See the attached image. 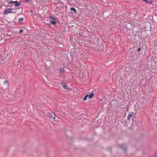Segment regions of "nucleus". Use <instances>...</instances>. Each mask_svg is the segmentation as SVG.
I'll return each mask as SVG.
<instances>
[{
  "label": "nucleus",
  "instance_id": "obj_1",
  "mask_svg": "<svg viewBox=\"0 0 157 157\" xmlns=\"http://www.w3.org/2000/svg\"><path fill=\"white\" fill-rule=\"evenodd\" d=\"M8 3L10 4L14 3H15V5L16 6H18L21 5L20 3L18 2L17 1H15L14 2L10 1Z\"/></svg>",
  "mask_w": 157,
  "mask_h": 157
},
{
  "label": "nucleus",
  "instance_id": "obj_2",
  "mask_svg": "<svg viewBox=\"0 0 157 157\" xmlns=\"http://www.w3.org/2000/svg\"><path fill=\"white\" fill-rule=\"evenodd\" d=\"M12 9L11 8H7L5 10V13L7 14L10 13H11L12 11Z\"/></svg>",
  "mask_w": 157,
  "mask_h": 157
},
{
  "label": "nucleus",
  "instance_id": "obj_3",
  "mask_svg": "<svg viewBox=\"0 0 157 157\" xmlns=\"http://www.w3.org/2000/svg\"><path fill=\"white\" fill-rule=\"evenodd\" d=\"M49 116L51 117V118H53V120L55 119V115L53 113H49Z\"/></svg>",
  "mask_w": 157,
  "mask_h": 157
},
{
  "label": "nucleus",
  "instance_id": "obj_4",
  "mask_svg": "<svg viewBox=\"0 0 157 157\" xmlns=\"http://www.w3.org/2000/svg\"><path fill=\"white\" fill-rule=\"evenodd\" d=\"M133 113L132 112H131L130 113L128 116L127 119L128 120H129L131 118L132 115H133Z\"/></svg>",
  "mask_w": 157,
  "mask_h": 157
},
{
  "label": "nucleus",
  "instance_id": "obj_5",
  "mask_svg": "<svg viewBox=\"0 0 157 157\" xmlns=\"http://www.w3.org/2000/svg\"><path fill=\"white\" fill-rule=\"evenodd\" d=\"M94 94V92H91L90 95H87L88 96L87 97H88L89 99H90L93 97Z\"/></svg>",
  "mask_w": 157,
  "mask_h": 157
},
{
  "label": "nucleus",
  "instance_id": "obj_6",
  "mask_svg": "<svg viewBox=\"0 0 157 157\" xmlns=\"http://www.w3.org/2000/svg\"><path fill=\"white\" fill-rule=\"evenodd\" d=\"M62 86L63 88L65 89H68V87H67V86L66 85V84L61 83Z\"/></svg>",
  "mask_w": 157,
  "mask_h": 157
},
{
  "label": "nucleus",
  "instance_id": "obj_7",
  "mask_svg": "<svg viewBox=\"0 0 157 157\" xmlns=\"http://www.w3.org/2000/svg\"><path fill=\"white\" fill-rule=\"evenodd\" d=\"M4 85L5 86H6V87L8 86V82L6 80L4 82Z\"/></svg>",
  "mask_w": 157,
  "mask_h": 157
},
{
  "label": "nucleus",
  "instance_id": "obj_8",
  "mask_svg": "<svg viewBox=\"0 0 157 157\" xmlns=\"http://www.w3.org/2000/svg\"><path fill=\"white\" fill-rule=\"evenodd\" d=\"M50 22H51V23L53 25H55V24H56V22L55 20H51L50 21Z\"/></svg>",
  "mask_w": 157,
  "mask_h": 157
},
{
  "label": "nucleus",
  "instance_id": "obj_9",
  "mask_svg": "<svg viewBox=\"0 0 157 157\" xmlns=\"http://www.w3.org/2000/svg\"><path fill=\"white\" fill-rule=\"evenodd\" d=\"M143 1L145 2H146L150 3H151L152 1L151 0H143Z\"/></svg>",
  "mask_w": 157,
  "mask_h": 157
},
{
  "label": "nucleus",
  "instance_id": "obj_10",
  "mask_svg": "<svg viewBox=\"0 0 157 157\" xmlns=\"http://www.w3.org/2000/svg\"><path fill=\"white\" fill-rule=\"evenodd\" d=\"M23 19H24V18H20L19 19V22H20V23H21V22L23 20Z\"/></svg>",
  "mask_w": 157,
  "mask_h": 157
},
{
  "label": "nucleus",
  "instance_id": "obj_11",
  "mask_svg": "<svg viewBox=\"0 0 157 157\" xmlns=\"http://www.w3.org/2000/svg\"><path fill=\"white\" fill-rule=\"evenodd\" d=\"M71 10L72 11H74V12H76V10L73 7H71Z\"/></svg>",
  "mask_w": 157,
  "mask_h": 157
},
{
  "label": "nucleus",
  "instance_id": "obj_12",
  "mask_svg": "<svg viewBox=\"0 0 157 157\" xmlns=\"http://www.w3.org/2000/svg\"><path fill=\"white\" fill-rule=\"evenodd\" d=\"M49 18L51 19H53V20H55V18L51 16H49Z\"/></svg>",
  "mask_w": 157,
  "mask_h": 157
},
{
  "label": "nucleus",
  "instance_id": "obj_13",
  "mask_svg": "<svg viewBox=\"0 0 157 157\" xmlns=\"http://www.w3.org/2000/svg\"><path fill=\"white\" fill-rule=\"evenodd\" d=\"M59 71L60 73L63 72H64V69H60Z\"/></svg>",
  "mask_w": 157,
  "mask_h": 157
},
{
  "label": "nucleus",
  "instance_id": "obj_14",
  "mask_svg": "<svg viewBox=\"0 0 157 157\" xmlns=\"http://www.w3.org/2000/svg\"><path fill=\"white\" fill-rule=\"evenodd\" d=\"M88 96L87 95H86L85 97L84 98V99H83V100H86V98L87 97H88Z\"/></svg>",
  "mask_w": 157,
  "mask_h": 157
},
{
  "label": "nucleus",
  "instance_id": "obj_15",
  "mask_svg": "<svg viewBox=\"0 0 157 157\" xmlns=\"http://www.w3.org/2000/svg\"><path fill=\"white\" fill-rule=\"evenodd\" d=\"M23 32V30H22V29H21V30H20V31H19V33H22V32Z\"/></svg>",
  "mask_w": 157,
  "mask_h": 157
},
{
  "label": "nucleus",
  "instance_id": "obj_16",
  "mask_svg": "<svg viewBox=\"0 0 157 157\" xmlns=\"http://www.w3.org/2000/svg\"><path fill=\"white\" fill-rule=\"evenodd\" d=\"M26 1L28 2H29L30 1V0H25Z\"/></svg>",
  "mask_w": 157,
  "mask_h": 157
},
{
  "label": "nucleus",
  "instance_id": "obj_17",
  "mask_svg": "<svg viewBox=\"0 0 157 157\" xmlns=\"http://www.w3.org/2000/svg\"><path fill=\"white\" fill-rule=\"evenodd\" d=\"M153 157H157V154L156 155L153 156Z\"/></svg>",
  "mask_w": 157,
  "mask_h": 157
},
{
  "label": "nucleus",
  "instance_id": "obj_18",
  "mask_svg": "<svg viewBox=\"0 0 157 157\" xmlns=\"http://www.w3.org/2000/svg\"><path fill=\"white\" fill-rule=\"evenodd\" d=\"M124 150L125 151L126 150V148H124Z\"/></svg>",
  "mask_w": 157,
  "mask_h": 157
},
{
  "label": "nucleus",
  "instance_id": "obj_19",
  "mask_svg": "<svg viewBox=\"0 0 157 157\" xmlns=\"http://www.w3.org/2000/svg\"><path fill=\"white\" fill-rule=\"evenodd\" d=\"M140 50V48H139L138 49V51H139Z\"/></svg>",
  "mask_w": 157,
  "mask_h": 157
},
{
  "label": "nucleus",
  "instance_id": "obj_20",
  "mask_svg": "<svg viewBox=\"0 0 157 157\" xmlns=\"http://www.w3.org/2000/svg\"><path fill=\"white\" fill-rule=\"evenodd\" d=\"M102 100H103V99H101L100 101H102Z\"/></svg>",
  "mask_w": 157,
  "mask_h": 157
}]
</instances>
